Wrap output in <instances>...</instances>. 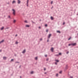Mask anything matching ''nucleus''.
Wrapping results in <instances>:
<instances>
[{"label": "nucleus", "instance_id": "40", "mask_svg": "<svg viewBox=\"0 0 78 78\" xmlns=\"http://www.w3.org/2000/svg\"><path fill=\"white\" fill-rule=\"evenodd\" d=\"M16 63H19V62H16Z\"/></svg>", "mask_w": 78, "mask_h": 78}, {"label": "nucleus", "instance_id": "11", "mask_svg": "<svg viewBox=\"0 0 78 78\" xmlns=\"http://www.w3.org/2000/svg\"><path fill=\"white\" fill-rule=\"evenodd\" d=\"M55 61H56V62H59V60H55Z\"/></svg>", "mask_w": 78, "mask_h": 78}, {"label": "nucleus", "instance_id": "46", "mask_svg": "<svg viewBox=\"0 0 78 78\" xmlns=\"http://www.w3.org/2000/svg\"><path fill=\"white\" fill-rule=\"evenodd\" d=\"M53 8V6H52V8H51V9H52V8Z\"/></svg>", "mask_w": 78, "mask_h": 78}, {"label": "nucleus", "instance_id": "44", "mask_svg": "<svg viewBox=\"0 0 78 78\" xmlns=\"http://www.w3.org/2000/svg\"><path fill=\"white\" fill-rule=\"evenodd\" d=\"M38 28H40V29H41V27H39Z\"/></svg>", "mask_w": 78, "mask_h": 78}, {"label": "nucleus", "instance_id": "23", "mask_svg": "<svg viewBox=\"0 0 78 78\" xmlns=\"http://www.w3.org/2000/svg\"><path fill=\"white\" fill-rule=\"evenodd\" d=\"M62 55L61 53H59L58 55Z\"/></svg>", "mask_w": 78, "mask_h": 78}, {"label": "nucleus", "instance_id": "5", "mask_svg": "<svg viewBox=\"0 0 78 78\" xmlns=\"http://www.w3.org/2000/svg\"><path fill=\"white\" fill-rule=\"evenodd\" d=\"M25 51H26L25 50V49H24L22 52V53H25Z\"/></svg>", "mask_w": 78, "mask_h": 78}, {"label": "nucleus", "instance_id": "32", "mask_svg": "<svg viewBox=\"0 0 78 78\" xmlns=\"http://www.w3.org/2000/svg\"><path fill=\"white\" fill-rule=\"evenodd\" d=\"M69 78H73V76H70V77Z\"/></svg>", "mask_w": 78, "mask_h": 78}, {"label": "nucleus", "instance_id": "13", "mask_svg": "<svg viewBox=\"0 0 78 78\" xmlns=\"http://www.w3.org/2000/svg\"><path fill=\"white\" fill-rule=\"evenodd\" d=\"M4 29V27H2L1 28V30H3Z\"/></svg>", "mask_w": 78, "mask_h": 78}, {"label": "nucleus", "instance_id": "43", "mask_svg": "<svg viewBox=\"0 0 78 78\" xmlns=\"http://www.w3.org/2000/svg\"><path fill=\"white\" fill-rule=\"evenodd\" d=\"M2 51V50H0V52H1Z\"/></svg>", "mask_w": 78, "mask_h": 78}, {"label": "nucleus", "instance_id": "24", "mask_svg": "<svg viewBox=\"0 0 78 78\" xmlns=\"http://www.w3.org/2000/svg\"><path fill=\"white\" fill-rule=\"evenodd\" d=\"M55 56H58L59 55L58 54L56 55H55Z\"/></svg>", "mask_w": 78, "mask_h": 78}, {"label": "nucleus", "instance_id": "35", "mask_svg": "<svg viewBox=\"0 0 78 78\" xmlns=\"http://www.w3.org/2000/svg\"><path fill=\"white\" fill-rule=\"evenodd\" d=\"M65 22H63V25H65Z\"/></svg>", "mask_w": 78, "mask_h": 78}, {"label": "nucleus", "instance_id": "34", "mask_svg": "<svg viewBox=\"0 0 78 78\" xmlns=\"http://www.w3.org/2000/svg\"><path fill=\"white\" fill-rule=\"evenodd\" d=\"M45 57H47V55H45Z\"/></svg>", "mask_w": 78, "mask_h": 78}, {"label": "nucleus", "instance_id": "2", "mask_svg": "<svg viewBox=\"0 0 78 78\" xmlns=\"http://www.w3.org/2000/svg\"><path fill=\"white\" fill-rule=\"evenodd\" d=\"M70 44H71V45L72 46H75V45H76V43H72Z\"/></svg>", "mask_w": 78, "mask_h": 78}, {"label": "nucleus", "instance_id": "17", "mask_svg": "<svg viewBox=\"0 0 78 78\" xmlns=\"http://www.w3.org/2000/svg\"><path fill=\"white\" fill-rule=\"evenodd\" d=\"M35 60H37V57H36L35 58Z\"/></svg>", "mask_w": 78, "mask_h": 78}, {"label": "nucleus", "instance_id": "53", "mask_svg": "<svg viewBox=\"0 0 78 78\" xmlns=\"http://www.w3.org/2000/svg\"><path fill=\"white\" fill-rule=\"evenodd\" d=\"M77 35H78V33L77 34Z\"/></svg>", "mask_w": 78, "mask_h": 78}, {"label": "nucleus", "instance_id": "39", "mask_svg": "<svg viewBox=\"0 0 78 78\" xmlns=\"http://www.w3.org/2000/svg\"><path fill=\"white\" fill-rule=\"evenodd\" d=\"M46 60L47 61H48V58H47L46 59Z\"/></svg>", "mask_w": 78, "mask_h": 78}, {"label": "nucleus", "instance_id": "22", "mask_svg": "<svg viewBox=\"0 0 78 78\" xmlns=\"http://www.w3.org/2000/svg\"><path fill=\"white\" fill-rule=\"evenodd\" d=\"M15 44H18V42H17V41H16L15 42Z\"/></svg>", "mask_w": 78, "mask_h": 78}, {"label": "nucleus", "instance_id": "50", "mask_svg": "<svg viewBox=\"0 0 78 78\" xmlns=\"http://www.w3.org/2000/svg\"><path fill=\"white\" fill-rule=\"evenodd\" d=\"M32 22H33V23H34V22H33V21H32Z\"/></svg>", "mask_w": 78, "mask_h": 78}, {"label": "nucleus", "instance_id": "15", "mask_svg": "<svg viewBox=\"0 0 78 78\" xmlns=\"http://www.w3.org/2000/svg\"><path fill=\"white\" fill-rule=\"evenodd\" d=\"M34 72L33 71H31L30 73L31 74H33V73H34Z\"/></svg>", "mask_w": 78, "mask_h": 78}, {"label": "nucleus", "instance_id": "8", "mask_svg": "<svg viewBox=\"0 0 78 78\" xmlns=\"http://www.w3.org/2000/svg\"><path fill=\"white\" fill-rule=\"evenodd\" d=\"M51 51H52V52L53 51V48H51Z\"/></svg>", "mask_w": 78, "mask_h": 78}, {"label": "nucleus", "instance_id": "27", "mask_svg": "<svg viewBox=\"0 0 78 78\" xmlns=\"http://www.w3.org/2000/svg\"><path fill=\"white\" fill-rule=\"evenodd\" d=\"M51 4H53V1H52L51 2Z\"/></svg>", "mask_w": 78, "mask_h": 78}, {"label": "nucleus", "instance_id": "29", "mask_svg": "<svg viewBox=\"0 0 78 78\" xmlns=\"http://www.w3.org/2000/svg\"><path fill=\"white\" fill-rule=\"evenodd\" d=\"M8 17H9V19H10V18H11V16H9Z\"/></svg>", "mask_w": 78, "mask_h": 78}, {"label": "nucleus", "instance_id": "12", "mask_svg": "<svg viewBox=\"0 0 78 78\" xmlns=\"http://www.w3.org/2000/svg\"><path fill=\"white\" fill-rule=\"evenodd\" d=\"M57 33H61V32L59 30H58L57 31Z\"/></svg>", "mask_w": 78, "mask_h": 78}, {"label": "nucleus", "instance_id": "52", "mask_svg": "<svg viewBox=\"0 0 78 78\" xmlns=\"http://www.w3.org/2000/svg\"><path fill=\"white\" fill-rule=\"evenodd\" d=\"M7 4H9V3H7Z\"/></svg>", "mask_w": 78, "mask_h": 78}, {"label": "nucleus", "instance_id": "20", "mask_svg": "<svg viewBox=\"0 0 78 78\" xmlns=\"http://www.w3.org/2000/svg\"><path fill=\"white\" fill-rule=\"evenodd\" d=\"M48 30L47 29L46 30V32L47 33L48 32Z\"/></svg>", "mask_w": 78, "mask_h": 78}, {"label": "nucleus", "instance_id": "51", "mask_svg": "<svg viewBox=\"0 0 78 78\" xmlns=\"http://www.w3.org/2000/svg\"><path fill=\"white\" fill-rule=\"evenodd\" d=\"M20 78H22V77L21 76H20Z\"/></svg>", "mask_w": 78, "mask_h": 78}, {"label": "nucleus", "instance_id": "26", "mask_svg": "<svg viewBox=\"0 0 78 78\" xmlns=\"http://www.w3.org/2000/svg\"><path fill=\"white\" fill-rule=\"evenodd\" d=\"M15 22H16V20H14V21H13V23H15Z\"/></svg>", "mask_w": 78, "mask_h": 78}, {"label": "nucleus", "instance_id": "14", "mask_svg": "<svg viewBox=\"0 0 78 78\" xmlns=\"http://www.w3.org/2000/svg\"><path fill=\"white\" fill-rule=\"evenodd\" d=\"M26 27H30V26L29 25H27Z\"/></svg>", "mask_w": 78, "mask_h": 78}, {"label": "nucleus", "instance_id": "42", "mask_svg": "<svg viewBox=\"0 0 78 78\" xmlns=\"http://www.w3.org/2000/svg\"><path fill=\"white\" fill-rule=\"evenodd\" d=\"M49 40L48 39V40H47V42H49Z\"/></svg>", "mask_w": 78, "mask_h": 78}, {"label": "nucleus", "instance_id": "19", "mask_svg": "<svg viewBox=\"0 0 78 78\" xmlns=\"http://www.w3.org/2000/svg\"><path fill=\"white\" fill-rule=\"evenodd\" d=\"M16 3V1H13L12 2V3Z\"/></svg>", "mask_w": 78, "mask_h": 78}, {"label": "nucleus", "instance_id": "38", "mask_svg": "<svg viewBox=\"0 0 78 78\" xmlns=\"http://www.w3.org/2000/svg\"><path fill=\"white\" fill-rule=\"evenodd\" d=\"M58 76V74H56V76Z\"/></svg>", "mask_w": 78, "mask_h": 78}, {"label": "nucleus", "instance_id": "1", "mask_svg": "<svg viewBox=\"0 0 78 78\" xmlns=\"http://www.w3.org/2000/svg\"><path fill=\"white\" fill-rule=\"evenodd\" d=\"M12 10L13 11L12 14H13L14 16H15V15H16V11H15V10H14V9H12Z\"/></svg>", "mask_w": 78, "mask_h": 78}, {"label": "nucleus", "instance_id": "4", "mask_svg": "<svg viewBox=\"0 0 78 78\" xmlns=\"http://www.w3.org/2000/svg\"><path fill=\"white\" fill-rule=\"evenodd\" d=\"M29 2V0H27V6H28V2Z\"/></svg>", "mask_w": 78, "mask_h": 78}, {"label": "nucleus", "instance_id": "21", "mask_svg": "<svg viewBox=\"0 0 78 78\" xmlns=\"http://www.w3.org/2000/svg\"><path fill=\"white\" fill-rule=\"evenodd\" d=\"M40 41H41L42 40V38H41L40 39Z\"/></svg>", "mask_w": 78, "mask_h": 78}, {"label": "nucleus", "instance_id": "25", "mask_svg": "<svg viewBox=\"0 0 78 78\" xmlns=\"http://www.w3.org/2000/svg\"><path fill=\"white\" fill-rule=\"evenodd\" d=\"M71 38V37H69V38L68 39V41H69V40H70Z\"/></svg>", "mask_w": 78, "mask_h": 78}, {"label": "nucleus", "instance_id": "48", "mask_svg": "<svg viewBox=\"0 0 78 78\" xmlns=\"http://www.w3.org/2000/svg\"><path fill=\"white\" fill-rule=\"evenodd\" d=\"M46 70L45 68H44V70Z\"/></svg>", "mask_w": 78, "mask_h": 78}, {"label": "nucleus", "instance_id": "45", "mask_svg": "<svg viewBox=\"0 0 78 78\" xmlns=\"http://www.w3.org/2000/svg\"><path fill=\"white\" fill-rule=\"evenodd\" d=\"M47 74V73H44V74Z\"/></svg>", "mask_w": 78, "mask_h": 78}, {"label": "nucleus", "instance_id": "10", "mask_svg": "<svg viewBox=\"0 0 78 78\" xmlns=\"http://www.w3.org/2000/svg\"><path fill=\"white\" fill-rule=\"evenodd\" d=\"M51 20H53V17L52 16H51Z\"/></svg>", "mask_w": 78, "mask_h": 78}, {"label": "nucleus", "instance_id": "36", "mask_svg": "<svg viewBox=\"0 0 78 78\" xmlns=\"http://www.w3.org/2000/svg\"><path fill=\"white\" fill-rule=\"evenodd\" d=\"M45 27H47V24H45Z\"/></svg>", "mask_w": 78, "mask_h": 78}, {"label": "nucleus", "instance_id": "9", "mask_svg": "<svg viewBox=\"0 0 78 78\" xmlns=\"http://www.w3.org/2000/svg\"><path fill=\"white\" fill-rule=\"evenodd\" d=\"M68 69V66H67V65H66V66L65 69Z\"/></svg>", "mask_w": 78, "mask_h": 78}, {"label": "nucleus", "instance_id": "7", "mask_svg": "<svg viewBox=\"0 0 78 78\" xmlns=\"http://www.w3.org/2000/svg\"><path fill=\"white\" fill-rule=\"evenodd\" d=\"M4 42V40H2L0 42V44H1L2 42Z\"/></svg>", "mask_w": 78, "mask_h": 78}, {"label": "nucleus", "instance_id": "3", "mask_svg": "<svg viewBox=\"0 0 78 78\" xmlns=\"http://www.w3.org/2000/svg\"><path fill=\"white\" fill-rule=\"evenodd\" d=\"M51 34H49V35L48 37V38L49 39L50 38V37H51Z\"/></svg>", "mask_w": 78, "mask_h": 78}, {"label": "nucleus", "instance_id": "47", "mask_svg": "<svg viewBox=\"0 0 78 78\" xmlns=\"http://www.w3.org/2000/svg\"><path fill=\"white\" fill-rule=\"evenodd\" d=\"M21 67V66H20V68Z\"/></svg>", "mask_w": 78, "mask_h": 78}, {"label": "nucleus", "instance_id": "33", "mask_svg": "<svg viewBox=\"0 0 78 78\" xmlns=\"http://www.w3.org/2000/svg\"><path fill=\"white\" fill-rule=\"evenodd\" d=\"M62 73V71H60L59 72V73Z\"/></svg>", "mask_w": 78, "mask_h": 78}, {"label": "nucleus", "instance_id": "31", "mask_svg": "<svg viewBox=\"0 0 78 78\" xmlns=\"http://www.w3.org/2000/svg\"><path fill=\"white\" fill-rule=\"evenodd\" d=\"M55 64L56 65H57V62H55Z\"/></svg>", "mask_w": 78, "mask_h": 78}, {"label": "nucleus", "instance_id": "41", "mask_svg": "<svg viewBox=\"0 0 78 78\" xmlns=\"http://www.w3.org/2000/svg\"><path fill=\"white\" fill-rule=\"evenodd\" d=\"M13 60H14V59H12L11 60V61H13Z\"/></svg>", "mask_w": 78, "mask_h": 78}, {"label": "nucleus", "instance_id": "37", "mask_svg": "<svg viewBox=\"0 0 78 78\" xmlns=\"http://www.w3.org/2000/svg\"><path fill=\"white\" fill-rule=\"evenodd\" d=\"M70 45H71V44H68V46H70Z\"/></svg>", "mask_w": 78, "mask_h": 78}, {"label": "nucleus", "instance_id": "16", "mask_svg": "<svg viewBox=\"0 0 78 78\" xmlns=\"http://www.w3.org/2000/svg\"><path fill=\"white\" fill-rule=\"evenodd\" d=\"M3 58L4 59H6V57H3Z\"/></svg>", "mask_w": 78, "mask_h": 78}, {"label": "nucleus", "instance_id": "49", "mask_svg": "<svg viewBox=\"0 0 78 78\" xmlns=\"http://www.w3.org/2000/svg\"><path fill=\"white\" fill-rule=\"evenodd\" d=\"M17 36V34H16V36Z\"/></svg>", "mask_w": 78, "mask_h": 78}, {"label": "nucleus", "instance_id": "18", "mask_svg": "<svg viewBox=\"0 0 78 78\" xmlns=\"http://www.w3.org/2000/svg\"><path fill=\"white\" fill-rule=\"evenodd\" d=\"M24 22H25V23H28V22H27V20L25 21Z\"/></svg>", "mask_w": 78, "mask_h": 78}, {"label": "nucleus", "instance_id": "28", "mask_svg": "<svg viewBox=\"0 0 78 78\" xmlns=\"http://www.w3.org/2000/svg\"><path fill=\"white\" fill-rule=\"evenodd\" d=\"M69 51H67V52H66V54H69Z\"/></svg>", "mask_w": 78, "mask_h": 78}, {"label": "nucleus", "instance_id": "6", "mask_svg": "<svg viewBox=\"0 0 78 78\" xmlns=\"http://www.w3.org/2000/svg\"><path fill=\"white\" fill-rule=\"evenodd\" d=\"M20 0H18V4H20Z\"/></svg>", "mask_w": 78, "mask_h": 78}, {"label": "nucleus", "instance_id": "30", "mask_svg": "<svg viewBox=\"0 0 78 78\" xmlns=\"http://www.w3.org/2000/svg\"><path fill=\"white\" fill-rule=\"evenodd\" d=\"M9 27H6L5 29H9Z\"/></svg>", "mask_w": 78, "mask_h": 78}]
</instances>
